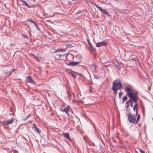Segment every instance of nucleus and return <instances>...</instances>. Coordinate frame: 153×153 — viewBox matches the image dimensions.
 <instances>
[{"label":"nucleus","mask_w":153,"mask_h":153,"mask_svg":"<svg viewBox=\"0 0 153 153\" xmlns=\"http://www.w3.org/2000/svg\"><path fill=\"white\" fill-rule=\"evenodd\" d=\"M107 45V43L106 42H98L96 44V46L97 47H99L102 46H106Z\"/></svg>","instance_id":"20e7f679"},{"label":"nucleus","mask_w":153,"mask_h":153,"mask_svg":"<svg viewBox=\"0 0 153 153\" xmlns=\"http://www.w3.org/2000/svg\"><path fill=\"white\" fill-rule=\"evenodd\" d=\"M62 135L64 137L69 141H71V140L69 136V135L68 133H62Z\"/></svg>","instance_id":"1a4fd4ad"},{"label":"nucleus","mask_w":153,"mask_h":153,"mask_svg":"<svg viewBox=\"0 0 153 153\" xmlns=\"http://www.w3.org/2000/svg\"><path fill=\"white\" fill-rule=\"evenodd\" d=\"M87 41H88V44L89 45L90 44H91V42H90L89 39H87Z\"/></svg>","instance_id":"393cba45"},{"label":"nucleus","mask_w":153,"mask_h":153,"mask_svg":"<svg viewBox=\"0 0 153 153\" xmlns=\"http://www.w3.org/2000/svg\"><path fill=\"white\" fill-rule=\"evenodd\" d=\"M122 86L121 82L117 81H114L113 83L112 90L115 94L117 93V90L119 89Z\"/></svg>","instance_id":"f03ea898"},{"label":"nucleus","mask_w":153,"mask_h":153,"mask_svg":"<svg viewBox=\"0 0 153 153\" xmlns=\"http://www.w3.org/2000/svg\"><path fill=\"white\" fill-rule=\"evenodd\" d=\"M22 36H23L25 38H26L27 39L28 38L27 35L25 34H22Z\"/></svg>","instance_id":"4be33fe9"},{"label":"nucleus","mask_w":153,"mask_h":153,"mask_svg":"<svg viewBox=\"0 0 153 153\" xmlns=\"http://www.w3.org/2000/svg\"><path fill=\"white\" fill-rule=\"evenodd\" d=\"M66 107L64 105H62L60 108V110L62 111Z\"/></svg>","instance_id":"2eb2a0df"},{"label":"nucleus","mask_w":153,"mask_h":153,"mask_svg":"<svg viewBox=\"0 0 153 153\" xmlns=\"http://www.w3.org/2000/svg\"><path fill=\"white\" fill-rule=\"evenodd\" d=\"M21 1L23 3V5L26 6L27 7H28L29 8H30V6L28 5L27 4V2L26 1H24L23 0H21Z\"/></svg>","instance_id":"9b49d317"},{"label":"nucleus","mask_w":153,"mask_h":153,"mask_svg":"<svg viewBox=\"0 0 153 153\" xmlns=\"http://www.w3.org/2000/svg\"><path fill=\"white\" fill-rule=\"evenodd\" d=\"M70 109V107L67 105V106H66L64 109H63V110L62 111L65 112L67 114L68 116L69 117H70L69 114H68Z\"/></svg>","instance_id":"6e6552de"},{"label":"nucleus","mask_w":153,"mask_h":153,"mask_svg":"<svg viewBox=\"0 0 153 153\" xmlns=\"http://www.w3.org/2000/svg\"><path fill=\"white\" fill-rule=\"evenodd\" d=\"M65 51V49L57 50L54 51V52H57L59 51L62 52L64 53Z\"/></svg>","instance_id":"dca6fc26"},{"label":"nucleus","mask_w":153,"mask_h":153,"mask_svg":"<svg viewBox=\"0 0 153 153\" xmlns=\"http://www.w3.org/2000/svg\"><path fill=\"white\" fill-rule=\"evenodd\" d=\"M137 115L132 114L131 113H128L127 116L128 118V120L130 123H134L136 122V117Z\"/></svg>","instance_id":"7ed1b4c3"},{"label":"nucleus","mask_w":153,"mask_h":153,"mask_svg":"<svg viewBox=\"0 0 153 153\" xmlns=\"http://www.w3.org/2000/svg\"><path fill=\"white\" fill-rule=\"evenodd\" d=\"M125 90L130 99L134 102H137L138 98V92L127 87H126Z\"/></svg>","instance_id":"f257e3e1"},{"label":"nucleus","mask_w":153,"mask_h":153,"mask_svg":"<svg viewBox=\"0 0 153 153\" xmlns=\"http://www.w3.org/2000/svg\"><path fill=\"white\" fill-rule=\"evenodd\" d=\"M135 104L134 105L133 107V111L135 112V114L136 115H137L138 112V107L137 106L138 105L137 103V102H135Z\"/></svg>","instance_id":"0eeeda50"},{"label":"nucleus","mask_w":153,"mask_h":153,"mask_svg":"<svg viewBox=\"0 0 153 153\" xmlns=\"http://www.w3.org/2000/svg\"><path fill=\"white\" fill-rule=\"evenodd\" d=\"M14 121V119L12 118L7 121L3 122L2 123L3 125H7L13 123Z\"/></svg>","instance_id":"423d86ee"},{"label":"nucleus","mask_w":153,"mask_h":153,"mask_svg":"<svg viewBox=\"0 0 153 153\" xmlns=\"http://www.w3.org/2000/svg\"><path fill=\"white\" fill-rule=\"evenodd\" d=\"M28 20L32 23H33L34 25L36 27H37V24L36 23L34 22V21L30 19H28Z\"/></svg>","instance_id":"a211bd4d"},{"label":"nucleus","mask_w":153,"mask_h":153,"mask_svg":"<svg viewBox=\"0 0 153 153\" xmlns=\"http://www.w3.org/2000/svg\"><path fill=\"white\" fill-rule=\"evenodd\" d=\"M89 45L90 48V49L92 51H96L95 48L91 44H90V45Z\"/></svg>","instance_id":"ddd939ff"},{"label":"nucleus","mask_w":153,"mask_h":153,"mask_svg":"<svg viewBox=\"0 0 153 153\" xmlns=\"http://www.w3.org/2000/svg\"><path fill=\"white\" fill-rule=\"evenodd\" d=\"M70 74L74 78H75L76 77V75L72 72H70Z\"/></svg>","instance_id":"f3484780"},{"label":"nucleus","mask_w":153,"mask_h":153,"mask_svg":"<svg viewBox=\"0 0 153 153\" xmlns=\"http://www.w3.org/2000/svg\"><path fill=\"white\" fill-rule=\"evenodd\" d=\"M15 69H13V71H15Z\"/></svg>","instance_id":"c756f323"},{"label":"nucleus","mask_w":153,"mask_h":153,"mask_svg":"<svg viewBox=\"0 0 153 153\" xmlns=\"http://www.w3.org/2000/svg\"><path fill=\"white\" fill-rule=\"evenodd\" d=\"M26 81L28 83H33V81L31 76H27L26 78Z\"/></svg>","instance_id":"9d476101"},{"label":"nucleus","mask_w":153,"mask_h":153,"mask_svg":"<svg viewBox=\"0 0 153 153\" xmlns=\"http://www.w3.org/2000/svg\"><path fill=\"white\" fill-rule=\"evenodd\" d=\"M37 29L38 30H39V29H38V25H37V27H36Z\"/></svg>","instance_id":"c85d7f7f"},{"label":"nucleus","mask_w":153,"mask_h":153,"mask_svg":"<svg viewBox=\"0 0 153 153\" xmlns=\"http://www.w3.org/2000/svg\"><path fill=\"white\" fill-rule=\"evenodd\" d=\"M130 105H131V107H132V106H133V102H132V101H131V102Z\"/></svg>","instance_id":"bb28decb"},{"label":"nucleus","mask_w":153,"mask_h":153,"mask_svg":"<svg viewBox=\"0 0 153 153\" xmlns=\"http://www.w3.org/2000/svg\"><path fill=\"white\" fill-rule=\"evenodd\" d=\"M33 125L34 128V129L35 130V131H36L38 133L40 134V131H39V129L38 128H37V127H36V125L34 124H33Z\"/></svg>","instance_id":"f8f14e48"},{"label":"nucleus","mask_w":153,"mask_h":153,"mask_svg":"<svg viewBox=\"0 0 153 153\" xmlns=\"http://www.w3.org/2000/svg\"><path fill=\"white\" fill-rule=\"evenodd\" d=\"M79 62H71L69 63V65H75L77 64Z\"/></svg>","instance_id":"4468645a"},{"label":"nucleus","mask_w":153,"mask_h":153,"mask_svg":"<svg viewBox=\"0 0 153 153\" xmlns=\"http://www.w3.org/2000/svg\"><path fill=\"white\" fill-rule=\"evenodd\" d=\"M122 95V93L120 92L119 94V98H121Z\"/></svg>","instance_id":"412c9836"},{"label":"nucleus","mask_w":153,"mask_h":153,"mask_svg":"<svg viewBox=\"0 0 153 153\" xmlns=\"http://www.w3.org/2000/svg\"><path fill=\"white\" fill-rule=\"evenodd\" d=\"M139 151H140L141 153H145L141 149H139Z\"/></svg>","instance_id":"b1692460"},{"label":"nucleus","mask_w":153,"mask_h":153,"mask_svg":"<svg viewBox=\"0 0 153 153\" xmlns=\"http://www.w3.org/2000/svg\"><path fill=\"white\" fill-rule=\"evenodd\" d=\"M94 5L101 12L103 13H105L107 15L109 16V14L108 12L103 9L101 7L99 6L96 4H95Z\"/></svg>","instance_id":"39448f33"},{"label":"nucleus","mask_w":153,"mask_h":153,"mask_svg":"<svg viewBox=\"0 0 153 153\" xmlns=\"http://www.w3.org/2000/svg\"><path fill=\"white\" fill-rule=\"evenodd\" d=\"M31 116L30 115H28L27 117L25 119V120H26L27 119V118L29 117H30V116Z\"/></svg>","instance_id":"a878e982"},{"label":"nucleus","mask_w":153,"mask_h":153,"mask_svg":"<svg viewBox=\"0 0 153 153\" xmlns=\"http://www.w3.org/2000/svg\"><path fill=\"white\" fill-rule=\"evenodd\" d=\"M140 114H138V115L137 116V117L136 124H137V122H138V121H139V120L140 119Z\"/></svg>","instance_id":"6ab92c4d"},{"label":"nucleus","mask_w":153,"mask_h":153,"mask_svg":"<svg viewBox=\"0 0 153 153\" xmlns=\"http://www.w3.org/2000/svg\"><path fill=\"white\" fill-rule=\"evenodd\" d=\"M142 111H143V113L144 114V108H143V109L142 110Z\"/></svg>","instance_id":"cd10ccee"},{"label":"nucleus","mask_w":153,"mask_h":153,"mask_svg":"<svg viewBox=\"0 0 153 153\" xmlns=\"http://www.w3.org/2000/svg\"><path fill=\"white\" fill-rule=\"evenodd\" d=\"M132 101L130 99V100L128 101L126 103V104H127V107H128V103L130 101Z\"/></svg>","instance_id":"5701e85b"},{"label":"nucleus","mask_w":153,"mask_h":153,"mask_svg":"<svg viewBox=\"0 0 153 153\" xmlns=\"http://www.w3.org/2000/svg\"><path fill=\"white\" fill-rule=\"evenodd\" d=\"M127 99V97L126 96H125L123 97L122 99V101L123 102H124L125 101H126Z\"/></svg>","instance_id":"aec40b11"}]
</instances>
